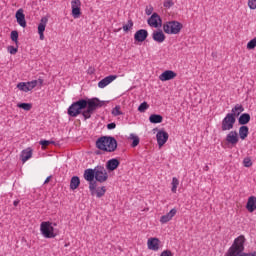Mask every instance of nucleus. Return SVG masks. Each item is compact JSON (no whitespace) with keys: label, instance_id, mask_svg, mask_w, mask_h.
I'll use <instances>...</instances> for the list:
<instances>
[{"label":"nucleus","instance_id":"obj_15","mask_svg":"<svg viewBox=\"0 0 256 256\" xmlns=\"http://www.w3.org/2000/svg\"><path fill=\"white\" fill-rule=\"evenodd\" d=\"M177 77V73L173 72V70H166L160 76V81H171V79H175Z\"/></svg>","mask_w":256,"mask_h":256},{"label":"nucleus","instance_id":"obj_14","mask_svg":"<svg viewBox=\"0 0 256 256\" xmlns=\"http://www.w3.org/2000/svg\"><path fill=\"white\" fill-rule=\"evenodd\" d=\"M117 79V75H110L105 78H103L101 81L98 82L99 89H105L107 85H110V83H113Z\"/></svg>","mask_w":256,"mask_h":256},{"label":"nucleus","instance_id":"obj_46","mask_svg":"<svg viewBox=\"0 0 256 256\" xmlns=\"http://www.w3.org/2000/svg\"><path fill=\"white\" fill-rule=\"evenodd\" d=\"M146 15H151L153 13V6H147L145 9Z\"/></svg>","mask_w":256,"mask_h":256},{"label":"nucleus","instance_id":"obj_37","mask_svg":"<svg viewBox=\"0 0 256 256\" xmlns=\"http://www.w3.org/2000/svg\"><path fill=\"white\" fill-rule=\"evenodd\" d=\"M71 7H72V9H80L81 8V0H72Z\"/></svg>","mask_w":256,"mask_h":256},{"label":"nucleus","instance_id":"obj_48","mask_svg":"<svg viewBox=\"0 0 256 256\" xmlns=\"http://www.w3.org/2000/svg\"><path fill=\"white\" fill-rule=\"evenodd\" d=\"M237 256H256V252L242 253L238 254Z\"/></svg>","mask_w":256,"mask_h":256},{"label":"nucleus","instance_id":"obj_49","mask_svg":"<svg viewBox=\"0 0 256 256\" xmlns=\"http://www.w3.org/2000/svg\"><path fill=\"white\" fill-rule=\"evenodd\" d=\"M115 127H117V124H115L114 122H112V123H109L108 125H107V129H115Z\"/></svg>","mask_w":256,"mask_h":256},{"label":"nucleus","instance_id":"obj_43","mask_svg":"<svg viewBox=\"0 0 256 256\" xmlns=\"http://www.w3.org/2000/svg\"><path fill=\"white\" fill-rule=\"evenodd\" d=\"M51 143H53V142L49 141V140H41L40 141V145H42L43 148L49 147V145H51Z\"/></svg>","mask_w":256,"mask_h":256},{"label":"nucleus","instance_id":"obj_8","mask_svg":"<svg viewBox=\"0 0 256 256\" xmlns=\"http://www.w3.org/2000/svg\"><path fill=\"white\" fill-rule=\"evenodd\" d=\"M95 181L98 183H105L107 179H109V174L107 173V170L103 166H96L95 167Z\"/></svg>","mask_w":256,"mask_h":256},{"label":"nucleus","instance_id":"obj_34","mask_svg":"<svg viewBox=\"0 0 256 256\" xmlns=\"http://www.w3.org/2000/svg\"><path fill=\"white\" fill-rule=\"evenodd\" d=\"M72 16L74 19H79L81 17V8H72Z\"/></svg>","mask_w":256,"mask_h":256},{"label":"nucleus","instance_id":"obj_3","mask_svg":"<svg viewBox=\"0 0 256 256\" xmlns=\"http://www.w3.org/2000/svg\"><path fill=\"white\" fill-rule=\"evenodd\" d=\"M181 29H183V24L177 21L166 22L163 25L164 33H167V35H179Z\"/></svg>","mask_w":256,"mask_h":256},{"label":"nucleus","instance_id":"obj_24","mask_svg":"<svg viewBox=\"0 0 256 256\" xmlns=\"http://www.w3.org/2000/svg\"><path fill=\"white\" fill-rule=\"evenodd\" d=\"M249 121H251V115H249V113H243L238 118V123H239V125H242V126L247 125V123H249Z\"/></svg>","mask_w":256,"mask_h":256},{"label":"nucleus","instance_id":"obj_44","mask_svg":"<svg viewBox=\"0 0 256 256\" xmlns=\"http://www.w3.org/2000/svg\"><path fill=\"white\" fill-rule=\"evenodd\" d=\"M248 7L250 9H256V0H248Z\"/></svg>","mask_w":256,"mask_h":256},{"label":"nucleus","instance_id":"obj_6","mask_svg":"<svg viewBox=\"0 0 256 256\" xmlns=\"http://www.w3.org/2000/svg\"><path fill=\"white\" fill-rule=\"evenodd\" d=\"M37 85H43V79L33 80L30 82H20L17 85V88L20 91H24V93H29V91H33Z\"/></svg>","mask_w":256,"mask_h":256},{"label":"nucleus","instance_id":"obj_42","mask_svg":"<svg viewBox=\"0 0 256 256\" xmlns=\"http://www.w3.org/2000/svg\"><path fill=\"white\" fill-rule=\"evenodd\" d=\"M243 163L244 167H251L253 165V162H251V158H244Z\"/></svg>","mask_w":256,"mask_h":256},{"label":"nucleus","instance_id":"obj_20","mask_svg":"<svg viewBox=\"0 0 256 256\" xmlns=\"http://www.w3.org/2000/svg\"><path fill=\"white\" fill-rule=\"evenodd\" d=\"M159 244L160 241L158 238H150L147 242L148 249H150L151 251H159Z\"/></svg>","mask_w":256,"mask_h":256},{"label":"nucleus","instance_id":"obj_27","mask_svg":"<svg viewBox=\"0 0 256 256\" xmlns=\"http://www.w3.org/2000/svg\"><path fill=\"white\" fill-rule=\"evenodd\" d=\"M49 19L47 17H42L38 25V33H45V27H47Z\"/></svg>","mask_w":256,"mask_h":256},{"label":"nucleus","instance_id":"obj_47","mask_svg":"<svg viewBox=\"0 0 256 256\" xmlns=\"http://www.w3.org/2000/svg\"><path fill=\"white\" fill-rule=\"evenodd\" d=\"M160 256H173V253L170 250H164Z\"/></svg>","mask_w":256,"mask_h":256},{"label":"nucleus","instance_id":"obj_22","mask_svg":"<svg viewBox=\"0 0 256 256\" xmlns=\"http://www.w3.org/2000/svg\"><path fill=\"white\" fill-rule=\"evenodd\" d=\"M69 117H78L79 109L77 107V102L72 103L68 108Z\"/></svg>","mask_w":256,"mask_h":256},{"label":"nucleus","instance_id":"obj_35","mask_svg":"<svg viewBox=\"0 0 256 256\" xmlns=\"http://www.w3.org/2000/svg\"><path fill=\"white\" fill-rule=\"evenodd\" d=\"M11 39H12V41H14V43H16V45H17V43H19V32H17V30H14V31H12L11 32Z\"/></svg>","mask_w":256,"mask_h":256},{"label":"nucleus","instance_id":"obj_9","mask_svg":"<svg viewBox=\"0 0 256 256\" xmlns=\"http://www.w3.org/2000/svg\"><path fill=\"white\" fill-rule=\"evenodd\" d=\"M156 139L159 147H163L169 140V133L166 131L160 130L156 134Z\"/></svg>","mask_w":256,"mask_h":256},{"label":"nucleus","instance_id":"obj_40","mask_svg":"<svg viewBox=\"0 0 256 256\" xmlns=\"http://www.w3.org/2000/svg\"><path fill=\"white\" fill-rule=\"evenodd\" d=\"M7 49H8V52H9L10 55H16L17 51H19V49L17 48V46H16V47H14V46H8Z\"/></svg>","mask_w":256,"mask_h":256},{"label":"nucleus","instance_id":"obj_30","mask_svg":"<svg viewBox=\"0 0 256 256\" xmlns=\"http://www.w3.org/2000/svg\"><path fill=\"white\" fill-rule=\"evenodd\" d=\"M106 192H107V189H105V186H102L100 188L96 187L94 195H96V197L100 199V197H103V195H105Z\"/></svg>","mask_w":256,"mask_h":256},{"label":"nucleus","instance_id":"obj_39","mask_svg":"<svg viewBox=\"0 0 256 256\" xmlns=\"http://www.w3.org/2000/svg\"><path fill=\"white\" fill-rule=\"evenodd\" d=\"M255 47H256V37L247 43V49H255Z\"/></svg>","mask_w":256,"mask_h":256},{"label":"nucleus","instance_id":"obj_18","mask_svg":"<svg viewBox=\"0 0 256 256\" xmlns=\"http://www.w3.org/2000/svg\"><path fill=\"white\" fill-rule=\"evenodd\" d=\"M243 111H245V108L243 107V105L236 104L232 108L231 113H228V115H232V116H234V119H237V117H239V115H241L243 113Z\"/></svg>","mask_w":256,"mask_h":256},{"label":"nucleus","instance_id":"obj_7","mask_svg":"<svg viewBox=\"0 0 256 256\" xmlns=\"http://www.w3.org/2000/svg\"><path fill=\"white\" fill-rule=\"evenodd\" d=\"M237 121V118H235L234 115L228 114L224 117L221 124L222 131H231L233 127H235V123Z\"/></svg>","mask_w":256,"mask_h":256},{"label":"nucleus","instance_id":"obj_10","mask_svg":"<svg viewBox=\"0 0 256 256\" xmlns=\"http://www.w3.org/2000/svg\"><path fill=\"white\" fill-rule=\"evenodd\" d=\"M161 23V16H159L157 13H153L152 16L148 19V25L150 27H154V29L161 27Z\"/></svg>","mask_w":256,"mask_h":256},{"label":"nucleus","instance_id":"obj_25","mask_svg":"<svg viewBox=\"0 0 256 256\" xmlns=\"http://www.w3.org/2000/svg\"><path fill=\"white\" fill-rule=\"evenodd\" d=\"M76 107H78V113L79 115H83V109H87V100L86 99H80L76 101Z\"/></svg>","mask_w":256,"mask_h":256},{"label":"nucleus","instance_id":"obj_5","mask_svg":"<svg viewBox=\"0 0 256 256\" xmlns=\"http://www.w3.org/2000/svg\"><path fill=\"white\" fill-rule=\"evenodd\" d=\"M84 179L89 183V190L91 195H95V188L97 187V181H95V168L86 169L84 171Z\"/></svg>","mask_w":256,"mask_h":256},{"label":"nucleus","instance_id":"obj_41","mask_svg":"<svg viewBox=\"0 0 256 256\" xmlns=\"http://www.w3.org/2000/svg\"><path fill=\"white\" fill-rule=\"evenodd\" d=\"M131 137H132V140H133L132 147H137V145H139V136H135V135L132 134Z\"/></svg>","mask_w":256,"mask_h":256},{"label":"nucleus","instance_id":"obj_13","mask_svg":"<svg viewBox=\"0 0 256 256\" xmlns=\"http://www.w3.org/2000/svg\"><path fill=\"white\" fill-rule=\"evenodd\" d=\"M16 21L18 23V25H20V27H27V21L25 20V14L23 13V9H18L16 12Z\"/></svg>","mask_w":256,"mask_h":256},{"label":"nucleus","instance_id":"obj_28","mask_svg":"<svg viewBox=\"0 0 256 256\" xmlns=\"http://www.w3.org/2000/svg\"><path fill=\"white\" fill-rule=\"evenodd\" d=\"M79 185H81V180L78 176H73L70 181V189H72V191H75V189H77Z\"/></svg>","mask_w":256,"mask_h":256},{"label":"nucleus","instance_id":"obj_36","mask_svg":"<svg viewBox=\"0 0 256 256\" xmlns=\"http://www.w3.org/2000/svg\"><path fill=\"white\" fill-rule=\"evenodd\" d=\"M149 109V104H147V102H143L139 105L138 107V111L140 113H145V110Z\"/></svg>","mask_w":256,"mask_h":256},{"label":"nucleus","instance_id":"obj_52","mask_svg":"<svg viewBox=\"0 0 256 256\" xmlns=\"http://www.w3.org/2000/svg\"><path fill=\"white\" fill-rule=\"evenodd\" d=\"M19 203H20L19 200H15V201L13 202L14 207H17V205H19Z\"/></svg>","mask_w":256,"mask_h":256},{"label":"nucleus","instance_id":"obj_26","mask_svg":"<svg viewBox=\"0 0 256 256\" xmlns=\"http://www.w3.org/2000/svg\"><path fill=\"white\" fill-rule=\"evenodd\" d=\"M249 136V127L247 126H241L239 128V137L242 139V141H245L247 137Z\"/></svg>","mask_w":256,"mask_h":256},{"label":"nucleus","instance_id":"obj_32","mask_svg":"<svg viewBox=\"0 0 256 256\" xmlns=\"http://www.w3.org/2000/svg\"><path fill=\"white\" fill-rule=\"evenodd\" d=\"M17 107H19V109H24V111H31L33 106L29 103H19L17 104Z\"/></svg>","mask_w":256,"mask_h":256},{"label":"nucleus","instance_id":"obj_17","mask_svg":"<svg viewBox=\"0 0 256 256\" xmlns=\"http://www.w3.org/2000/svg\"><path fill=\"white\" fill-rule=\"evenodd\" d=\"M175 215H177V209H175V208L171 209L169 211V213L161 216L160 223H162V224L169 223V221H171V219H173V217H175Z\"/></svg>","mask_w":256,"mask_h":256},{"label":"nucleus","instance_id":"obj_51","mask_svg":"<svg viewBox=\"0 0 256 256\" xmlns=\"http://www.w3.org/2000/svg\"><path fill=\"white\" fill-rule=\"evenodd\" d=\"M51 177H52V176H48V177L46 178V180L44 181V185H47V183H49V181H51Z\"/></svg>","mask_w":256,"mask_h":256},{"label":"nucleus","instance_id":"obj_45","mask_svg":"<svg viewBox=\"0 0 256 256\" xmlns=\"http://www.w3.org/2000/svg\"><path fill=\"white\" fill-rule=\"evenodd\" d=\"M173 5H174L173 0L164 1V7H166L167 9H169L170 7H173Z\"/></svg>","mask_w":256,"mask_h":256},{"label":"nucleus","instance_id":"obj_29","mask_svg":"<svg viewBox=\"0 0 256 256\" xmlns=\"http://www.w3.org/2000/svg\"><path fill=\"white\" fill-rule=\"evenodd\" d=\"M149 121L150 123H154V124L163 123V116L159 114H152L149 117Z\"/></svg>","mask_w":256,"mask_h":256},{"label":"nucleus","instance_id":"obj_12","mask_svg":"<svg viewBox=\"0 0 256 256\" xmlns=\"http://www.w3.org/2000/svg\"><path fill=\"white\" fill-rule=\"evenodd\" d=\"M149 37V32L145 29H140L134 34V40L138 43H143Z\"/></svg>","mask_w":256,"mask_h":256},{"label":"nucleus","instance_id":"obj_11","mask_svg":"<svg viewBox=\"0 0 256 256\" xmlns=\"http://www.w3.org/2000/svg\"><path fill=\"white\" fill-rule=\"evenodd\" d=\"M226 142L229 145H233V146L238 144L239 143V134L237 133V131H230L226 136Z\"/></svg>","mask_w":256,"mask_h":256},{"label":"nucleus","instance_id":"obj_2","mask_svg":"<svg viewBox=\"0 0 256 256\" xmlns=\"http://www.w3.org/2000/svg\"><path fill=\"white\" fill-rule=\"evenodd\" d=\"M86 103V110L82 112V116L84 117L85 121H87V119H91V115L95 113L99 107H103V102H101L99 98L87 99Z\"/></svg>","mask_w":256,"mask_h":256},{"label":"nucleus","instance_id":"obj_1","mask_svg":"<svg viewBox=\"0 0 256 256\" xmlns=\"http://www.w3.org/2000/svg\"><path fill=\"white\" fill-rule=\"evenodd\" d=\"M96 147L106 153H115L117 151V140L113 136H101L96 140Z\"/></svg>","mask_w":256,"mask_h":256},{"label":"nucleus","instance_id":"obj_19","mask_svg":"<svg viewBox=\"0 0 256 256\" xmlns=\"http://www.w3.org/2000/svg\"><path fill=\"white\" fill-rule=\"evenodd\" d=\"M152 39L153 41H156V43H163L165 41V34L163 33V30H156L152 33Z\"/></svg>","mask_w":256,"mask_h":256},{"label":"nucleus","instance_id":"obj_38","mask_svg":"<svg viewBox=\"0 0 256 256\" xmlns=\"http://www.w3.org/2000/svg\"><path fill=\"white\" fill-rule=\"evenodd\" d=\"M123 31L127 33V31H130V29H133V21L129 20L127 24L123 26Z\"/></svg>","mask_w":256,"mask_h":256},{"label":"nucleus","instance_id":"obj_16","mask_svg":"<svg viewBox=\"0 0 256 256\" xmlns=\"http://www.w3.org/2000/svg\"><path fill=\"white\" fill-rule=\"evenodd\" d=\"M32 157H33V149H31L30 147L24 149L20 155V159L22 163H27V161H29V159H31Z\"/></svg>","mask_w":256,"mask_h":256},{"label":"nucleus","instance_id":"obj_50","mask_svg":"<svg viewBox=\"0 0 256 256\" xmlns=\"http://www.w3.org/2000/svg\"><path fill=\"white\" fill-rule=\"evenodd\" d=\"M44 32H38V34L40 35V40L43 41V39H45V35L43 34Z\"/></svg>","mask_w":256,"mask_h":256},{"label":"nucleus","instance_id":"obj_23","mask_svg":"<svg viewBox=\"0 0 256 256\" xmlns=\"http://www.w3.org/2000/svg\"><path fill=\"white\" fill-rule=\"evenodd\" d=\"M246 209L249 211V213H253V211H255V209H256V197L255 196H251L248 199V202L246 204Z\"/></svg>","mask_w":256,"mask_h":256},{"label":"nucleus","instance_id":"obj_33","mask_svg":"<svg viewBox=\"0 0 256 256\" xmlns=\"http://www.w3.org/2000/svg\"><path fill=\"white\" fill-rule=\"evenodd\" d=\"M112 115L114 117H119V115H123V112H121V106L117 105L112 109Z\"/></svg>","mask_w":256,"mask_h":256},{"label":"nucleus","instance_id":"obj_31","mask_svg":"<svg viewBox=\"0 0 256 256\" xmlns=\"http://www.w3.org/2000/svg\"><path fill=\"white\" fill-rule=\"evenodd\" d=\"M171 185H172V188H171L172 193H177V187H179V179H177L176 177H173Z\"/></svg>","mask_w":256,"mask_h":256},{"label":"nucleus","instance_id":"obj_21","mask_svg":"<svg viewBox=\"0 0 256 256\" xmlns=\"http://www.w3.org/2000/svg\"><path fill=\"white\" fill-rule=\"evenodd\" d=\"M119 165H120L119 160L117 158H112L107 161L106 169H108V171H115V169H117Z\"/></svg>","mask_w":256,"mask_h":256},{"label":"nucleus","instance_id":"obj_4","mask_svg":"<svg viewBox=\"0 0 256 256\" xmlns=\"http://www.w3.org/2000/svg\"><path fill=\"white\" fill-rule=\"evenodd\" d=\"M40 231L45 239H55L57 237L53 223L49 221L40 224Z\"/></svg>","mask_w":256,"mask_h":256}]
</instances>
